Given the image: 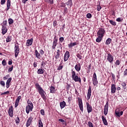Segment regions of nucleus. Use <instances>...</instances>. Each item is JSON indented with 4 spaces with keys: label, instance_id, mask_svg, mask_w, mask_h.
I'll list each match as a JSON object with an SVG mask.
<instances>
[{
    "label": "nucleus",
    "instance_id": "37",
    "mask_svg": "<svg viewBox=\"0 0 127 127\" xmlns=\"http://www.w3.org/2000/svg\"><path fill=\"white\" fill-rule=\"evenodd\" d=\"M0 85L2 86L3 88L5 87V83L3 80L0 81Z\"/></svg>",
    "mask_w": 127,
    "mask_h": 127
},
{
    "label": "nucleus",
    "instance_id": "6",
    "mask_svg": "<svg viewBox=\"0 0 127 127\" xmlns=\"http://www.w3.org/2000/svg\"><path fill=\"white\" fill-rule=\"evenodd\" d=\"M106 33V31L103 28H100L98 31L97 32V36L104 37V34Z\"/></svg>",
    "mask_w": 127,
    "mask_h": 127
},
{
    "label": "nucleus",
    "instance_id": "10",
    "mask_svg": "<svg viewBox=\"0 0 127 127\" xmlns=\"http://www.w3.org/2000/svg\"><path fill=\"white\" fill-rule=\"evenodd\" d=\"M32 110H33V105H27L26 107V113L27 114H29V112H32Z\"/></svg>",
    "mask_w": 127,
    "mask_h": 127
},
{
    "label": "nucleus",
    "instance_id": "40",
    "mask_svg": "<svg viewBox=\"0 0 127 127\" xmlns=\"http://www.w3.org/2000/svg\"><path fill=\"white\" fill-rule=\"evenodd\" d=\"M27 103L28 104V106H33V104L29 99L27 100Z\"/></svg>",
    "mask_w": 127,
    "mask_h": 127
},
{
    "label": "nucleus",
    "instance_id": "30",
    "mask_svg": "<svg viewBox=\"0 0 127 127\" xmlns=\"http://www.w3.org/2000/svg\"><path fill=\"white\" fill-rule=\"evenodd\" d=\"M112 42V39L111 38H108L106 41L105 44L106 45H109V44H111V43Z\"/></svg>",
    "mask_w": 127,
    "mask_h": 127
},
{
    "label": "nucleus",
    "instance_id": "12",
    "mask_svg": "<svg viewBox=\"0 0 127 127\" xmlns=\"http://www.w3.org/2000/svg\"><path fill=\"white\" fill-rule=\"evenodd\" d=\"M69 57H70V53L69 52V51H66L64 56V62H66V61H67L68 59H69Z\"/></svg>",
    "mask_w": 127,
    "mask_h": 127
},
{
    "label": "nucleus",
    "instance_id": "8",
    "mask_svg": "<svg viewBox=\"0 0 127 127\" xmlns=\"http://www.w3.org/2000/svg\"><path fill=\"white\" fill-rule=\"evenodd\" d=\"M8 114L10 118H12L13 117V107L12 105L9 107L8 111Z\"/></svg>",
    "mask_w": 127,
    "mask_h": 127
},
{
    "label": "nucleus",
    "instance_id": "22",
    "mask_svg": "<svg viewBox=\"0 0 127 127\" xmlns=\"http://www.w3.org/2000/svg\"><path fill=\"white\" fill-rule=\"evenodd\" d=\"M35 54L36 58H37L38 59H40V57H41V56L40 55V53L38 52V51H37V50H35Z\"/></svg>",
    "mask_w": 127,
    "mask_h": 127
},
{
    "label": "nucleus",
    "instance_id": "4",
    "mask_svg": "<svg viewBox=\"0 0 127 127\" xmlns=\"http://www.w3.org/2000/svg\"><path fill=\"white\" fill-rule=\"evenodd\" d=\"M57 42H58V38H57V36L55 35L54 37L53 46H52V48L53 49H55V48H56V46H57V44H58V43Z\"/></svg>",
    "mask_w": 127,
    "mask_h": 127
},
{
    "label": "nucleus",
    "instance_id": "5",
    "mask_svg": "<svg viewBox=\"0 0 127 127\" xmlns=\"http://www.w3.org/2000/svg\"><path fill=\"white\" fill-rule=\"evenodd\" d=\"M77 100L78 101L79 109L80 111H81L82 113H83V111H84V108H83V101H82V99H81L80 97H78L77 98Z\"/></svg>",
    "mask_w": 127,
    "mask_h": 127
},
{
    "label": "nucleus",
    "instance_id": "28",
    "mask_svg": "<svg viewBox=\"0 0 127 127\" xmlns=\"http://www.w3.org/2000/svg\"><path fill=\"white\" fill-rule=\"evenodd\" d=\"M98 37L96 39V42H101L102 41V38H103V37H101V36H97Z\"/></svg>",
    "mask_w": 127,
    "mask_h": 127
},
{
    "label": "nucleus",
    "instance_id": "31",
    "mask_svg": "<svg viewBox=\"0 0 127 127\" xmlns=\"http://www.w3.org/2000/svg\"><path fill=\"white\" fill-rule=\"evenodd\" d=\"M92 82L94 86H98V79H92Z\"/></svg>",
    "mask_w": 127,
    "mask_h": 127
},
{
    "label": "nucleus",
    "instance_id": "36",
    "mask_svg": "<svg viewBox=\"0 0 127 127\" xmlns=\"http://www.w3.org/2000/svg\"><path fill=\"white\" fill-rule=\"evenodd\" d=\"M39 127H43V123L41 121V119L39 120L38 121Z\"/></svg>",
    "mask_w": 127,
    "mask_h": 127
},
{
    "label": "nucleus",
    "instance_id": "56",
    "mask_svg": "<svg viewBox=\"0 0 127 127\" xmlns=\"http://www.w3.org/2000/svg\"><path fill=\"white\" fill-rule=\"evenodd\" d=\"M55 57V59L57 60L59 59V57H60V54L57 53Z\"/></svg>",
    "mask_w": 127,
    "mask_h": 127
},
{
    "label": "nucleus",
    "instance_id": "41",
    "mask_svg": "<svg viewBox=\"0 0 127 127\" xmlns=\"http://www.w3.org/2000/svg\"><path fill=\"white\" fill-rule=\"evenodd\" d=\"M92 66V64H90L89 65H88V69H87V73H90V71H91V67Z\"/></svg>",
    "mask_w": 127,
    "mask_h": 127
},
{
    "label": "nucleus",
    "instance_id": "54",
    "mask_svg": "<svg viewBox=\"0 0 127 127\" xmlns=\"http://www.w3.org/2000/svg\"><path fill=\"white\" fill-rule=\"evenodd\" d=\"M48 2L50 4H53L54 3V0H48Z\"/></svg>",
    "mask_w": 127,
    "mask_h": 127
},
{
    "label": "nucleus",
    "instance_id": "20",
    "mask_svg": "<svg viewBox=\"0 0 127 127\" xmlns=\"http://www.w3.org/2000/svg\"><path fill=\"white\" fill-rule=\"evenodd\" d=\"M74 69L77 72H79L81 70V64L80 63H78L75 65L74 66Z\"/></svg>",
    "mask_w": 127,
    "mask_h": 127
},
{
    "label": "nucleus",
    "instance_id": "43",
    "mask_svg": "<svg viewBox=\"0 0 127 127\" xmlns=\"http://www.w3.org/2000/svg\"><path fill=\"white\" fill-rule=\"evenodd\" d=\"M7 94H9V91H7L4 92H1V96H2V95H7Z\"/></svg>",
    "mask_w": 127,
    "mask_h": 127
},
{
    "label": "nucleus",
    "instance_id": "9",
    "mask_svg": "<svg viewBox=\"0 0 127 127\" xmlns=\"http://www.w3.org/2000/svg\"><path fill=\"white\" fill-rule=\"evenodd\" d=\"M108 112H109V102H107L104 107V114L105 116H107V115H108Z\"/></svg>",
    "mask_w": 127,
    "mask_h": 127
},
{
    "label": "nucleus",
    "instance_id": "7",
    "mask_svg": "<svg viewBox=\"0 0 127 127\" xmlns=\"http://www.w3.org/2000/svg\"><path fill=\"white\" fill-rule=\"evenodd\" d=\"M33 120V117H32V116H30L27 120V122L26 123V127H29L31 125V124H32Z\"/></svg>",
    "mask_w": 127,
    "mask_h": 127
},
{
    "label": "nucleus",
    "instance_id": "57",
    "mask_svg": "<svg viewBox=\"0 0 127 127\" xmlns=\"http://www.w3.org/2000/svg\"><path fill=\"white\" fill-rule=\"evenodd\" d=\"M97 9L98 11H100L102 9V7L100 5H98L97 7Z\"/></svg>",
    "mask_w": 127,
    "mask_h": 127
},
{
    "label": "nucleus",
    "instance_id": "48",
    "mask_svg": "<svg viewBox=\"0 0 127 127\" xmlns=\"http://www.w3.org/2000/svg\"><path fill=\"white\" fill-rule=\"evenodd\" d=\"M59 41L61 43H62V42L64 41V37H60Z\"/></svg>",
    "mask_w": 127,
    "mask_h": 127
},
{
    "label": "nucleus",
    "instance_id": "55",
    "mask_svg": "<svg viewBox=\"0 0 127 127\" xmlns=\"http://www.w3.org/2000/svg\"><path fill=\"white\" fill-rule=\"evenodd\" d=\"M7 24V21L6 20H4L3 21L2 25H4V26H6Z\"/></svg>",
    "mask_w": 127,
    "mask_h": 127
},
{
    "label": "nucleus",
    "instance_id": "16",
    "mask_svg": "<svg viewBox=\"0 0 127 127\" xmlns=\"http://www.w3.org/2000/svg\"><path fill=\"white\" fill-rule=\"evenodd\" d=\"M111 94L116 93V91H117V87H116V84H112L111 85Z\"/></svg>",
    "mask_w": 127,
    "mask_h": 127
},
{
    "label": "nucleus",
    "instance_id": "24",
    "mask_svg": "<svg viewBox=\"0 0 127 127\" xmlns=\"http://www.w3.org/2000/svg\"><path fill=\"white\" fill-rule=\"evenodd\" d=\"M102 119L104 126H108V122L107 121V119H106L104 116H102Z\"/></svg>",
    "mask_w": 127,
    "mask_h": 127
},
{
    "label": "nucleus",
    "instance_id": "42",
    "mask_svg": "<svg viewBox=\"0 0 127 127\" xmlns=\"http://www.w3.org/2000/svg\"><path fill=\"white\" fill-rule=\"evenodd\" d=\"M62 65V63L60 64V65L58 67L57 70H62V69L63 68V65Z\"/></svg>",
    "mask_w": 127,
    "mask_h": 127
},
{
    "label": "nucleus",
    "instance_id": "13",
    "mask_svg": "<svg viewBox=\"0 0 127 127\" xmlns=\"http://www.w3.org/2000/svg\"><path fill=\"white\" fill-rule=\"evenodd\" d=\"M32 43H33V38H31V39H28L26 43V45L28 47L29 46H31L32 45Z\"/></svg>",
    "mask_w": 127,
    "mask_h": 127
},
{
    "label": "nucleus",
    "instance_id": "52",
    "mask_svg": "<svg viewBox=\"0 0 127 127\" xmlns=\"http://www.w3.org/2000/svg\"><path fill=\"white\" fill-rule=\"evenodd\" d=\"M76 56L77 58H79L80 60L82 59V56L81 55V54H77Z\"/></svg>",
    "mask_w": 127,
    "mask_h": 127
},
{
    "label": "nucleus",
    "instance_id": "2",
    "mask_svg": "<svg viewBox=\"0 0 127 127\" xmlns=\"http://www.w3.org/2000/svg\"><path fill=\"white\" fill-rule=\"evenodd\" d=\"M71 78L74 82H78L79 84H81V79L80 76H78V74H76V71H75L73 69H71Z\"/></svg>",
    "mask_w": 127,
    "mask_h": 127
},
{
    "label": "nucleus",
    "instance_id": "25",
    "mask_svg": "<svg viewBox=\"0 0 127 127\" xmlns=\"http://www.w3.org/2000/svg\"><path fill=\"white\" fill-rule=\"evenodd\" d=\"M77 45V42L74 43H70L68 45V47L69 48H71V47H73V46H76Z\"/></svg>",
    "mask_w": 127,
    "mask_h": 127
},
{
    "label": "nucleus",
    "instance_id": "19",
    "mask_svg": "<svg viewBox=\"0 0 127 127\" xmlns=\"http://www.w3.org/2000/svg\"><path fill=\"white\" fill-rule=\"evenodd\" d=\"M21 99V96H19L17 97V98L16 99V101L15 102V108H17L18 106V104H19V101Z\"/></svg>",
    "mask_w": 127,
    "mask_h": 127
},
{
    "label": "nucleus",
    "instance_id": "38",
    "mask_svg": "<svg viewBox=\"0 0 127 127\" xmlns=\"http://www.w3.org/2000/svg\"><path fill=\"white\" fill-rule=\"evenodd\" d=\"M8 23L9 25H10V24H12V23H13V19H12V18H9L8 19Z\"/></svg>",
    "mask_w": 127,
    "mask_h": 127
},
{
    "label": "nucleus",
    "instance_id": "17",
    "mask_svg": "<svg viewBox=\"0 0 127 127\" xmlns=\"http://www.w3.org/2000/svg\"><path fill=\"white\" fill-rule=\"evenodd\" d=\"M2 28H1V33L2 34V35H4V34H5V33H6V32H7V28H6V26L2 25H1Z\"/></svg>",
    "mask_w": 127,
    "mask_h": 127
},
{
    "label": "nucleus",
    "instance_id": "60",
    "mask_svg": "<svg viewBox=\"0 0 127 127\" xmlns=\"http://www.w3.org/2000/svg\"><path fill=\"white\" fill-rule=\"evenodd\" d=\"M61 6L62 7H65V6H66V5L65 4V3H64V2H62V3H61Z\"/></svg>",
    "mask_w": 127,
    "mask_h": 127
},
{
    "label": "nucleus",
    "instance_id": "63",
    "mask_svg": "<svg viewBox=\"0 0 127 127\" xmlns=\"http://www.w3.org/2000/svg\"><path fill=\"white\" fill-rule=\"evenodd\" d=\"M53 25H54V27H55V26H56V25H57V21H56V20H55L53 22Z\"/></svg>",
    "mask_w": 127,
    "mask_h": 127
},
{
    "label": "nucleus",
    "instance_id": "58",
    "mask_svg": "<svg viewBox=\"0 0 127 127\" xmlns=\"http://www.w3.org/2000/svg\"><path fill=\"white\" fill-rule=\"evenodd\" d=\"M13 70V65H12L11 67H9L8 69V72H11Z\"/></svg>",
    "mask_w": 127,
    "mask_h": 127
},
{
    "label": "nucleus",
    "instance_id": "32",
    "mask_svg": "<svg viewBox=\"0 0 127 127\" xmlns=\"http://www.w3.org/2000/svg\"><path fill=\"white\" fill-rule=\"evenodd\" d=\"M109 22L110 24H111L112 25H113V26H116V25H117V22L114 21V20H110Z\"/></svg>",
    "mask_w": 127,
    "mask_h": 127
},
{
    "label": "nucleus",
    "instance_id": "47",
    "mask_svg": "<svg viewBox=\"0 0 127 127\" xmlns=\"http://www.w3.org/2000/svg\"><path fill=\"white\" fill-rule=\"evenodd\" d=\"M2 65H3V66H6V61H5V60H3L2 61Z\"/></svg>",
    "mask_w": 127,
    "mask_h": 127
},
{
    "label": "nucleus",
    "instance_id": "18",
    "mask_svg": "<svg viewBox=\"0 0 127 127\" xmlns=\"http://www.w3.org/2000/svg\"><path fill=\"white\" fill-rule=\"evenodd\" d=\"M107 60L110 63H112L114 61V57L110 53L108 54Z\"/></svg>",
    "mask_w": 127,
    "mask_h": 127
},
{
    "label": "nucleus",
    "instance_id": "45",
    "mask_svg": "<svg viewBox=\"0 0 127 127\" xmlns=\"http://www.w3.org/2000/svg\"><path fill=\"white\" fill-rule=\"evenodd\" d=\"M88 127H94V125L91 122H88Z\"/></svg>",
    "mask_w": 127,
    "mask_h": 127
},
{
    "label": "nucleus",
    "instance_id": "49",
    "mask_svg": "<svg viewBox=\"0 0 127 127\" xmlns=\"http://www.w3.org/2000/svg\"><path fill=\"white\" fill-rule=\"evenodd\" d=\"M40 113L42 116H44L45 115V112L43 109L40 110Z\"/></svg>",
    "mask_w": 127,
    "mask_h": 127
},
{
    "label": "nucleus",
    "instance_id": "33",
    "mask_svg": "<svg viewBox=\"0 0 127 127\" xmlns=\"http://www.w3.org/2000/svg\"><path fill=\"white\" fill-rule=\"evenodd\" d=\"M46 63H47V61L42 62L41 64V68H44V66H45V65H46Z\"/></svg>",
    "mask_w": 127,
    "mask_h": 127
},
{
    "label": "nucleus",
    "instance_id": "39",
    "mask_svg": "<svg viewBox=\"0 0 127 127\" xmlns=\"http://www.w3.org/2000/svg\"><path fill=\"white\" fill-rule=\"evenodd\" d=\"M15 122L17 125L18 124V123L20 122V119H19V117H17L16 118Z\"/></svg>",
    "mask_w": 127,
    "mask_h": 127
},
{
    "label": "nucleus",
    "instance_id": "23",
    "mask_svg": "<svg viewBox=\"0 0 127 127\" xmlns=\"http://www.w3.org/2000/svg\"><path fill=\"white\" fill-rule=\"evenodd\" d=\"M50 93H55L56 92V89H55V87L54 86H51L50 87Z\"/></svg>",
    "mask_w": 127,
    "mask_h": 127
},
{
    "label": "nucleus",
    "instance_id": "29",
    "mask_svg": "<svg viewBox=\"0 0 127 127\" xmlns=\"http://www.w3.org/2000/svg\"><path fill=\"white\" fill-rule=\"evenodd\" d=\"M66 5H69L70 7L73 5V3L72 2V0H68L66 3Z\"/></svg>",
    "mask_w": 127,
    "mask_h": 127
},
{
    "label": "nucleus",
    "instance_id": "27",
    "mask_svg": "<svg viewBox=\"0 0 127 127\" xmlns=\"http://www.w3.org/2000/svg\"><path fill=\"white\" fill-rule=\"evenodd\" d=\"M12 40V37L11 36H8L6 39V42L7 43L10 42Z\"/></svg>",
    "mask_w": 127,
    "mask_h": 127
},
{
    "label": "nucleus",
    "instance_id": "61",
    "mask_svg": "<svg viewBox=\"0 0 127 127\" xmlns=\"http://www.w3.org/2000/svg\"><path fill=\"white\" fill-rule=\"evenodd\" d=\"M124 75V76H127V68L125 70Z\"/></svg>",
    "mask_w": 127,
    "mask_h": 127
},
{
    "label": "nucleus",
    "instance_id": "64",
    "mask_svg": "<svg viewBox=\"0 0 127 127\" xmlns=\"http://www.w3.org/2000/svg\"><path fill=\"white\" fill-rule=\"evenodd\" d=\"M5 3V0H1V4H4Z\"/></svg>",
    "mask_w": 127,
    "mask_h": 127
},
{
    "label": "nucleus",
    "instance_id": "46",
    "mask_svg": "<svg viewBox=\"0 0 127 127\" xmlns=\"http://www.w3.org/2000/svg\"><path fill=\"white\" fill-rule=\"evenodd\" d=\"M121 64V62L119 60H117L115 62V64L117 65H119Z\"/></svg>",
    "mask_w": 127,
    "mask_h": 127
},
{
    "label": "nucleus",
    "instance_id": "26",
    "mask_svg": "<svg viewBox=\"0 0 127 127\" xmlns=\"http://www.w3.org/2000/svg\"><path fill=\"white\" fill-rule=\"evenodd\" d=\"M37 74H43L44 73V69L39 68L37 71Z\"/></svg>",
    "mask_w": 127,
    "mask_h": 127
},
{
    "label": "nucleus",
    "instance_id": "53",
    "mask_svg": "<svg viewBox=\"0 0 127 127\" xmlns=\"http://www.w3.org/2000/svg\"><path fill=\"white\" fill-rule=\"evenodd\" d=\"M93 79H97V74H96V72H94L93 75L92 80Z\"/></svg>",
    "mask_w": 127,
    "mask_h": 127
},
{
    "label": "nucleus",
    "instance_id": "34",
    "mask_svg": "<svg viewBox=\"0 0 127 127\" xmlns=\"http://www.w3.org/2000/svg\"><path fill=\"white\" fill-rule=\"evenodd\" d=\"M72 96H69L67 98V103H68V104L70 105V104H71V102H72Z\"/></svg>",
    "mask_w": 127,
    "mask_h": 127
},
{
    "label": "nucleus",
    "instance_id": "1",
    "mask_svg": "<svg viewBox=\"0 0 127 127\" xmlns=\"http://www.w3.org/2000/svg\"><path fill=\"white\" fill-rule=\"evenodd\" d=\"M35 88L38 90L39 94H40L41 98H42L43 100L44 101H46V92L43 90L42 87L39 85V83H36L35 85Z\"/></svg>",
    "mask_w": 127,
    "mask_h": 127
},
{
    "label": "nucleus",
    "instance_id": "11",
    "mask_svg": "<svg viewBox=\"0 0 127 127\" xmlns=\"http://www.w3.org/2000/svg\"><path fill=\"white\" fill-rule=\"evenodd\" d=\"M86 109L87 110V113L88 114H90V113H92V111H93V107H92V106L90 105L88 102L86 103Z\"/></svg>",
    "mask_w": 127,
    "mask_h": 127
},
{
    "label": "nucleus",
    "instance_id": "35",
    "mask_svg": "<svg viewBox=\"0 0 127 127\" xmlns=\"http://www.w3.org/2000/svg\"><path fill=\"white\" fill-rule=\"evenodd\" d=\"M10 2H11V1H7V3H6V5H7L6 10H8V9H9V8H10Z\"/></svg>",
    "mask_w": 127,
    "mask_h": 127
},
{
    "label": "nucleus",
    "instance_id": "59",
    "mask_svg": "<svg viewBox=\"0 0 127 127\" xmlns=\"http://www.w3.org/2000/svg\"><path fill=\"white\" fill-rule=\"evenodd\" d=\"M39 52L40 55H43V54H44V51H43V50H40Z\"/></svg>",
    "mask_w": 127,
    "mask_h": 127
},
{
    "label": "nucleus",
    "instance_id": "44",
    "mask_svg": "<svg viewBox=\"0 0 127 127\" xmlns=\"http://www.w3.org/2000/svg\"><path fill=\"white\" fill-rule=\"evenodd\" d=\"M9 77H10L9 74H7L6 75H5V76H4L3 77V80H7V79H8Z\"/></svg>",
    "mask_w": 127,
    "mask_h": 127
},
{
    "label": "nucleus",
    "instance_id": "14",
    "mask_svg": "<svg viewBox=\"0 0 127 127\" xmlns=\"http://www.w3.org/2000/svg\"><path fill=\"white\" fill-rule=\"evenodd\" d=\"M11 80H12V78L9 77L7 79L6 82V88L8 89L10 86V84H11Z\"/></svg>",
    "mask_w": 127,
    "mask_h": 127
},
{
    "label": "nucleus",
    "instance_id": "15",
    "mask_svg": "<svg viewBox=\"0 0 127 127\" xmlns=\"http://www.w3.org/2000/svg\"><path fill=\"white\" fill-rule=\"evenodd\" d=\"M92 95V88H91V86H89V88L87 91V100H90V98H91V95Z\"/></svg>",
    "mask_w": 127,
    "mask_h": 127
},
{
    "label": "nucleus",
    "instance_id": "51",
    "mask_svg": "<svg viewBox=\"0 0 127 127\" xmlns=\"http://www.w3.org/2000/svg\"><path fill=\"white\" fill-rule=\"evenodd\" d=\"M123 19H122V18L119 17L116 19V21H118V22H121L123 21Z\"/></svg>",
    "mask_w": 127,
    "mask_h": 127
},
{
    "label": "nucleus",
    "instance_id": "50",
    "mask_svg": "<svg viewBox=\"0 0 127 127\" xmlns=\"http://www.w3.org/2000/svg\"><path fill=\"white\" fill-rule=\"evenodd\" d=\"M86 17L87 18H91V17H92V14L90 13H87L86 15Z\"/></svg>",
    "mask_w": 127,
    "mask_h": 127
},
{
    "label": "nucleus",
    "instance_id": "21",
    "mask_svg": "<svg viewBox=\"0 0 127 127\" xmlns=\"http://www.w3.org/2000/svg\"><path fill=\"white\" fill-rule=\"evenodd\" d=\"M60 106L61 107V109H64V108L66 107V102H65L64 101H63L60 103Z\"/></svg>",
    "mask_w": 127,
    "mask_h": 127
},
{
    "label": "nucleus",
    "instance_id": "62",
    "mask_svg": "<svg viewBox=\"0 0 127 127\" xmlns=\"http://www.w3.org/2000/svg\"><path fill=\"white\" fill-rule=\"evenodd\" d=\"M121 86H122V87H126L127 86V83L124 82L121 84Z\"/></svg>",
    "mask_w": 127,
    "mask_h": 127
},
{
    "label": "nucleus",
    "instance_id": "3",
    "mask_svg": "<svg viewBox=\"0 0 127 127\" xmlns=\"http://www.w3.org/2000/svg\"><path fill=\"white\" fill-rule=\"evenodd\" d=\"M16 44H15V47H14V54H15V58H16V57L18 56V54H19V50H20L19 46H18V43H17Z\"/></svg>",
    "mask_w": 127,
    "mask_h": 127
}]
</instances>
